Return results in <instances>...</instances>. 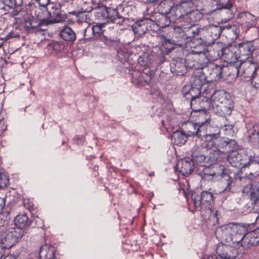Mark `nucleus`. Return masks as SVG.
Segmentation results:
<instances>
[{
	"label": "nucleus",
	"instance_id": "1",
	"mask_svg": "<svg viewBox=\"0 0 259 259\" xmlns=\"http://www.w3.org/2000/svg\"><path fill=\"white\" fill-rule=\"evenodd\" d=\"M208 109H212L221 116L230 115L233 109V102L228 98V95L223 91L214 92L209 99Z\"/></svg>",
	"mask_w": 259,
	"mask_h": 259
},
{
	"label": "nucleus",
	"instance_id": "2",
	"mask_svg": "<svg viewBox=\"0 0 259 259\" xmlns=\"http://www.w3.org/2000/svg\"><path fill=\"white\" fill-rule=\"evenodd\" d=\"M245 227L235 223H229L221 226L217 233L221 234L222 238L229 245L241 242L247 234Z\"/></svg>",
	"mask_w": 259,
	"mask_h": 259
},
{
	"label": "nucleus",
	"instance_id": "3",
	"mask_svg": "<svg viewBox=\"0 0 259 259\" xmlns=\"http://www.w3.org/2000/svg\"><path fill=\"white\" fill-rule=\"evenodd\" d=\"M208 127H209V126L206 121L197 122L196 136L201 141H205L206 142L205 147L209 151L210 154L212 152H214L217 156L220 150L218 145L219 142H220V139L218 134H207Z\"/></svg>",
	"mask_w": 259,
	"mask_h": 259
},
{
	"label": "nucleus",
	"instance_id": "4",
	"mask_svg": "<svg viewBox=\"0 0 259 259\" xmlns=\"http://www.w3.org/2000/svg\"><path fill=\"white\" fill-rule=\"evenodd\" d=\"M219 148L220 150L218 155H217L214 152H212L213 154V159L218 160L220 156V153H230L227 156V160L231 163L232 162H239L242 160L241 158L240 154L236 150L237 149V143L235 140H231L228 142L226 141H222L220 139V142H219Z\"/></svg>",
	"mask_w": 259,
	"mask_h": 259
},
{
	"label": "nucleus",
	"instance_id": "5",
	"mask_svg": "<svg viewBox=\"0 0 259 259\" xmlns=\"http://www.w3.org/2000/svg\"><path fill=\"white\" fill-rule=\"evenodd\" d=\"M221 171L218 174L213 173L210 175L212 177L213 180H218L219 190L217 193H221L224 191H230L233 181L229 175V170L223 166L221 167Z\"/></svg>",
	"mask_w": 259,
	"mask_h": 259
},
{
	"label": "nucleus",
	"instance_id": "6",
	"mask_svg": "<svg viewBox=\"0 0 259 259\" xmlns=\"http://www.w3.org/2000/svg\"><path fill=\"white\" fill-rule=\"evenodd\" d=\"M34 15L36 19L40 21L41 24L45 22L55 23L62 21L61 17L59 15L53 18V17H51V13L46 8H36L34 10Z\"/></svg>",
	"mask_w": 259,
	"mask_h": 259
},
{
	"label": "nucleus",
	"instance_id": "7",
	"mask_svg": "<svg viewBox=\"0 0 259 259\" xmlns=\"http://www.w3.org/2000/svg\"><path fill=\"white\" fill-rule=\"evenodd\" d=\"M24 235V231L20 228L16 227L11 229L7 233L4 241L6 243V247H11L15 245L22 237Z\"/></svg>",
	"mask_w": 259,
	"mask_h": 259
},
{
	"label": "nucleus",
	"instance_id": "8",
	"mask_svg": "<svg viewBox=\"0 0 259 259\" xmlns=\"http://www.w3.org/2000/svg\"><path fill=\"white\" fill-rule=\"evenodd\" d=\"M216 252L221 259H235L237 256L236 250L229 244L219 245L217 247Z\"/></svg>",
	"mask_w": 259,
	"mask_h": 259
},
{
	"label": "nucleus",
	"instance_id": "9",
	"mask_svg": "<svg viewBox=\"0 0 259 259\" xmlns=\"http://www.w3.org/2000/svg\"><path fill=\"white\" fill-rule=\"evenodd\" d=\"M255 63L250 60H246L240 65L239 71L242 77L251 80L257 69Z\"/></svg>",
	"mask_w": 259,
	"mask_h": 259
},
{
	"label": "nucleus",
	"instance_id": "10",
	"mask_svg": "<svg viewBox=\"0 0 259 259\" xmlns=\"http://www.w3.org/2000/svg\"><path fill=\"white\" fill-rule=\"evenodd\" d=\"M194 162L188 159H180L177 161L175 169L183 176H188L193 170Z\"/></svg>",
	"mask_w": 259,
	"mask_h": 259
},
{
	"label": "nucleus",
	"instance_id": "11",
	"mask_svg": "<svg viewBox=\"0 0 259 259\" xmlns=\"http://www.w3.org/2000/svg\"><path fill=\"white\" fill-rule=\"evenodd\" d=\"M237 49L236 47L232 46L222 49V56L225 62L228 63H234L238 60Z\"/></svg>",
	"mask_w": 259,
	"mask_h": 259
},
{
	"label": "nucleus",
	"instance_id": "12",
	"mask_svg": "<svg viewBox=\"0 0 259 259\" xmlns=\"http://www.w3.org/2000/svg\"><path fill=\"white\" fill-rule=\"evenodd\" d=\"M152 21L149 19H144L136 22L133 25L132 28L134 32L138 35L144 34L147 30V25Z\"/></svg>",
	"mask_w": 259,
	"mask_h": 259
},
{
	"label": "nucleus",
	"instance_id": "13",
	"mask_svg": "<svg viewBox=\"0 0 259 259\" xmlns=\"http://www.w3.org/2000/svg\"><path fill=\"white\" fill-rule=\"evenodd\" d=\"M209 76L211 81H216L222 76L223 67L214 63H209L208 65Z\"/></svg>",
	"mask_w": 259,
	"mask_h": 259
},
{
	"label": "nucleus",
	"instance_id": "14",
	"mask_svg": "<svg viewBox=\"0 0 259 259\" xmlns=\"http://www.w3.org/2000/svg\"><path fill=\"white\" fill-rule=\"evenodd\" d=\"M14 223L17 227L23 230L29 227L31 224V221L29 220L26 213H23L18 214L16 217Z\"/></svg>",
	"mask_w": 259,
	"mask_h": 259
},
{
	"label": "nucleus",
	"instance_id": "15",
	"mask_svg": "<svg viewBox=\"0 0 259 259\" xmlns=\"http://www.w3.org/2000/svg\"><path fill=\"white\" fill-rule=\"evenodd\" d=\"M54 252L53 247L48 244L43 245L40 248L39 259H54Z\"/></svg>",
	"mask_w": 259,
	"mask_h": 259
},
{
	"label": "nucleus",
	"instance_id": "16",
	"mask_svg": "<svg viewBox=\"0 0 259 259\" xmlns=\"http://www.w3.org/2000/svg\"><path fill=\"white\" fill-rule=\"evenodd\" d=\"M202 147L201 145H196L192 148V156L194 162L198 164L203 163L205 160V156L201 153Z\"/></svg>",
	"mask_w": 259,
	"mask_h": 259
},
{
	"label": "nucleus",
	"instance_id": "17",
	"mask_svg": "<svg viewBox=\"0 0 259 259\" xmlns=\"http://www.w3.org/2000/svg\"><path fill=\"white\" fill-rule=\"evenodd\" d=\"M249 141L259 148V125H254L248 131Z\"/></svg>",
	"mask_w": 259,
	"mask_h": 259
},
{
	"label": "nucleus",
	"instance_id": "18",
	"mask_svg": "<svg viewBox=\"0 0 259 259\" xmlns=\"http://www.w3.org/2000/svg\"><path fill=\"white\" fill-rule=\"evenodd\" d=\"M106 13L107 14V18L110 21L118 24L123 21L122 17L119 15L115 9L112 8H106Z\"/></svg>",
	"mask_w": 259,
	"mask_h": 259
},
{
	"label": "nucleus",
	"instance_id": "19",
	"mask_svg": "<svg viewBox=\"0 0 259 259\" xmlns=\"http://www.w3.org/2000/svg\"><path fill=\"white\" fill-rule=\"evenodd\" d=\"M61 38L67 41H73L76 38L74 31L69 27H65L60 32Z\"/></svg>",
	"mask_w": 259,
	"mask_h": 259
},
{
	"label": "nucleus",
	"instance_id": "20",
	"mask_svg": "<svg viewBox=\"0 0 259 259\" xmlns=\"http://www.w3.org/2000/svg\"><path fill=\"white\" fill-rule=\"evenodd\" d=\"M243 191L244 192L249 191L250 199H255L256 200V199L259 198V182L250 184L246 186Z\"/></svg>",
	"mask_w": 259,
	"mask_h": 259
},
{
	"label": "nucleus",
	"instance_id": "21",
	"mask_svg": "<svg viewBox=\"0 0 259 259\" xmlns=\"http://www.w3.org/2000/svg\"><path fill=\"white\" fill-rule=\"evenodd\" d=\"M186 138L185 133L177 131L172 134L171 140L175 145L180 146L186 142Z\"/></svg>",
	"mask_w": 259,
	"mask_h": 259
},
{
	"label": "nucleus",
	"instance_id": "22",
	"mask_svg": "<svg viewBox=\"0 0 259 259\" xmlns=\"http://www.w3.org/2000/svg\"><path fill=\"white\" fill-rule=\"evenodd\" d=\"M206 77L204 74L194 75L192 77V84L194 88L199 90L206 83Z\"/></svg>",
	"mask_w": 259,
	"mask_h": 259
},
{
	"label": "nucleus",
	"instance_id": "23",
	"mask_svg": "<svg viewBox=\"0 0 259 259\" xmlns=\"http://www.w3.org/2000/svg\"><path fill=\"white\" fill-rule=\"evenodd\" d=\"M172 8V4L171 2L164 1L161 2L158 6V10L162 15H167Z\"/></svg>",
	"mask_w": 259,
	"mask_h": 259
},
{
	"label": "nucleus",
	"instance_id": "24",
	"mask_svg": "<svg viewBox=\"0 0 259 259\" xmlns=\"http://www.w3.org/2000/svg\"><path fill=\"white\" fill-rule=\"evenodd\" d=\"M238 50L241 56L248 58L251 55L253 47L249 44H240L239 45Z\"/></svg>",
	"mask_w": 259,
	"mask_h": 259
},
{
	"label": "nucleus",
	"instance_id": "25",
	"mask_svg": "<svg viewBox=\"0 0 259 259\" xmlns=\"http://www.w3.org/2000/svg\"><path fill=\"white\" fill-rule=\"evenodd\" d=\"M197 123L187 122L184 126V132L188 136H196Z\"/></svg>",
	"mask_w": 259,
	"mask_h": 259
},
{
	"label": "nucleus",
	"instance_id": "26",
	"mask_svg": "<svg viewBox=\"0 0 259 259\" xmlns=\"http://www.w3.org/2000/svg\"><path fill=\"white\" fill-rule=\"evenodd\" d=\"M40 22L38 21L34 16L29 18L25 21V26L27 29H33L37 28L40 25Z\"/></svg>",
	"mask_w": 259,
	"mask_h": 259
},
{
	"label": "nucleus",
	"instance_id": "27",
	"mask_svg": "<svg viewBox=\"0 0 259 259\" xmlns=\"http://www.w3.org/2000/svg\"><path fill=\"white\" fill-rule=\"evenodd\" d=\"M248 153L250 154L248 155V158L249 159V163H252V166L254 168H256L258 170L253 172H250V175L254 176V177H257L259 176V162H253V159L254 157V154L251 153V150H249Z\"/></svg>",
	"mask_w": 259,
	"mask_h": 259
},
{
	"label": "nucleus",
	"instance_id": "28",
	"mask_svg": "<svg viewBox=\"0 0 259 259\" xmlns=\"http://www.w3.org/2000/svg\"><path fill=\"white\" fill-rule=\"evenodd\" d=\"M244 17H243V20L246 23L247 26L252 27L255 25V17L250 14L247 12L244 14Z\"/></svg>",
	"mask_w": 259,
	"mask_h": 259
},
{
	"label": "nucleus",
	"instance_id": "29",
	"mask_svg": "<svg viewBox=\"0 0 259 259\" xmlns=\"http://www.w3.org/2000/svg\"><path fill=\"white\" fill-rule=\"evenodd\" d=\"M192 199L193 201L195 209L198 210L200 209L201 205L203 202L201 194H197L195 193H192Z\"/></svg>",
	"mask_w": 259,
	"mask_h": 259
},
{
	"label": "nucleus",
	"instance_id": "30",
	"mask_svg": "<svg viewBox=\"0 0 259 259\" xmlns=\"http://www.w3.org/2000/svg\"><path fill=\"white\" fill-rule=\"evenodd\" d=\"M8 182V175L5 172L4 169H0V189L7 187Z\"/></svg>",
	"mask_w": 259,
	"mask_h": 259
},
{
	"label": "nucleus",
	"instance_id": "31",
	"mask_svg": "<svg viewBox=\"0 0 259 259\" xmlns=\"http://www.w3.org/2000/svg\"><path fill=\"white\" fill-rule=\"evenodd\" d=\"M148 54H144L142 56H140L138 59V62L142 66H148L150 64V60L149 58Z\"/></svg>",
	"mask_w": 259,
	"mask_h": 259
},
{
	"label": "nucleus",
	"instance_id": "32",
	"mask_svg": "<svg viewBox=\"0 0 259 259\" xmlns=\"http://www.w3.org/2000/svg\"><path fill=\"white\" fill-rule=\"evenodd\" d=\"M174 65L175 67L173 68V72H175L177 74H183L185 72V66L183 64V63L181 62H176V63Z\"/></svg>",
	"mask_w": 259,
	"mask_h": 259
},
{
	"label": "nucleus",
	"instance_id": "33",
	"mask_svg": "<svg viewBox=\"0 0 259 259\" xmlns=\"http://www.w3.org/2000/svg\"><path fill=\"white\" fill-rule=\"evenodd\" d=\"M251 82L254 87L257 89H259V66L257 69L252 78Z\"/></svg>",
	"mask_w": 259,
	"mask_h": 259
},
{
	"label": "nucleus",
	"instance_id": "34",
	"mask_svg": "<svg viewBox=\"0 0 259 259\" xmlns=\"http://www.w3.org/2000/svg\"><path fill=\"white\" fill-rule=\"evenodd\" d=\"M251 201L252 208L250 209V211H252L255 213H259V198L256 199H250Z\"/></svg>",
	"mask_w": 259,
	"mask_h": 259
},
{
	"label": "nucleus",
	"instance_id": "35",
	"mask_svg": "<svg viewBox=\"0 0 259 259\" xmlns=\"http://www.w3.org/2000/svg\"><path fill=\"white\" fill-rule=\"evenodd\" d=\"M201 195L203 202H209L212 200L213 195L211 193L207 191H203Z\"/></svg>",
	"mask_w": 259,
	"mask_h": 259
},
{
	"label": "nucleus",
	"instance_id": "36",
	"mask_svg": "<svg viewBox=\"0 0 259 259\" xmlns=\"http://www.w3.org/2000/svg\"><path fill=\"white\" fill-rule=\"evenodd\" d=\"M102 24L93 25L92 28V32L94 34H100L103 33Z\"/></svg>",
	"mask_w": 259,
	"mask_h": 259
},
{
	"label": "nucleus",
	"instance_id": "37",
	"mask_svg": "<svg viewBox=\"0 0 259 259\" xmlns=\"http://www.w3.org/2000/svg\"><path fill=\"white\" fill-rule=\"evenodd\" d=\"M50 47L55 51H60L62 49V46L57 42H54L50 45Z\"/></svg>",
	"mask_w": 259,
	"mask_h": 259
},
{
	"label": "nucleus",
	"instance_id": "38",
	"mask_svg": "<svg viewBox=\"0 0 259 259\" xmlns=\"http://www.w3.org/2000/svg\"><path fill=\"white\" fill-rule=\"evenodd\" d=\"M189 31L192 33V34L194 35H198L200 31L197 26L195 25H193L189 29Z\"/></svg>",
	"mask_w": 259,
	"mask_h": 259
},
{
	"label": "nucleus",
	"instance_id": "39",
	"mask_svg": "<svg viewBox=\"0 0 259 259\" xmlns=\"http://www.w3.org/2000/svg\"><path fill=\"white\" fill-rule=\"evenodd\" d=\"M5 205V200L0 197V211H1Z\"/></svg>",
	"mask_w": 259,
	"mask_h": 259
},
{
	"label": "nucleus",
	"instance_id": "40",
	"mask_svg": "<svg viewBox=\"0 0 259 259\" xmlns=\"http://www.w3.org/2000/svg\"><path fill=\"white\" fill-rule=\"evenodd\" d=\"M189 4H190V3H187V2H183V3H182L181 4V5L180 6V8L182 9L183 8H185V7L188 6Z\"/></svg>",
	"mask_w": 259,
	"mask_h": 259
},
{
	"label": "nucleus",
	"instance_id": "41",
	"mask_svg": "<svg viewBox=\"0 0 259 259\" xmlns=\"http://www.w3.org/2000/svg\"><path fill=\"white\" fill-rule=\"evenodd\" d=\"M255 224L256 225L258 226V227H259V212H258V214L257 215V217L256 218Z\"/></svg>",
	"mask_w": 259,
	"mask_h": 259
},
{
	"label": "nucleus",
	"instance_id": "42",
	"mask_svg": "<svg viewBox=\"0 0 259 259\" xmlns=\"http://www.w3.org/2000/svg\"><path fill=\"white\" fill-rule=\"evenodd\" d=\"M193 89L190 90L188 92H186L184 93V96L186 97L189 94L191 95L192 92H193Z\"/></svg>",
	"mask_w": 259,
	"mask_h": 259
},
{
	"label": "nucleus",
	"instance_id": "43",
	"mask_svg": "<svg viewBox=\"0 0 259 259\" xmlns=\"http://www.w3.org/2000/svg\"><path fill=\"white\" fill-rule=\"evenodd\" d=\"M207 259H217V257L215 255H211L208 256Z\"/></svg>",
	"mask_w": 259,
	"mask_h": 259
},
{
	"label": "nucleus",
	"instance_id": "44",
	"mask_svg": "<svg viewBox=\"0 0 259 259\" xmlns=\"http://www.w3.org/2000/svg\"><path fill=\"white\" fill-rule=\"evenodd\" d=\"M53 15H55V13H53ZM55 15H56L55 18L56 17V16H58V15H60V16L61 17L62 21L63 20V17L61 16V14H59V11H57V12L55 14ZM52 17H53V18H55V17H54V15H53Z\"/></svg>",
	"mask_w": 259,
	"mask_h": 259
},
{
	"label": "nucleus",
	"instance_id": "45",
	"mask_svg": "<svg viewBox=\"0 0 259 259\" xmlns=\"http://www.w3.org/2000/svg\"><path fill=\"white\" fill-rule=\"evenodd\" d=\"M195 98V96L192 95V100L194 99Z\"/></svg>",
	"mask_w": 259,
	"mask_h": 259
},
{
	"label": "nucleus",
	"instance_id": "46",
	"mask_svg": "<svg viewBox=\"0 0 259 259\" xmlns=\"http://www.w3.org/2000/svg\"><path fill=\"white\" fill-rule=\"evenodd\" d=\"M215 28L218 29L219 30V31H220V28L215 27Z\"/></svg>",
	"mask_w": 259,
	"mask_h": 259
},
{
	"label": "nucleus",
	"instance_id": "47",
	"mask_svg": "<svg viewBox=\"0 0 259 259\" xmlns=\"http://www.w3.org/2000/svg\"><path fill=\"white\" fill-rule=\"evenodd\" d=\"M5 224H7V222L6 221H4L2 225H4Z\"/></svg>",
	"mask_w": 259,
	"mask_h": 259
}]
</instances>
